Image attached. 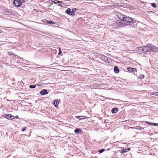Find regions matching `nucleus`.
<instances>
[{
	"mask_svg": "<svg viewBox=\"0 0 158 158\" xmlns=\"http://www.w3.org/2000/svg\"><path fill=\"white\" fill-rule=\"evenodd\" d=\"M66 13L68 15H71V10L70 8H68L67 9V10L66 11Z\"/></svg>",
	"mask_w": 158,
	"mask_h": 158,
	"instance_id": "10",
	"label": "nucleus"
},
{
	"mask_svg": "<svg viewBox=\"0 0 158 158\" xmlns=\"http://www.w3.org/2000/svg\"><path fill=\"white\" fill-rule=\"evenodd\" d=\"M127 152V149H124L122 151V153L126 152Z\"/></svg>",
	"mask_w": 158,
	"mask_h": 158,
	"instance_id": "22",
	"label": "nucleus"
},
{
	"mask_svg": "<svg viewBox=\"0 0 158 158\" xmlns=\"http://www.w3.org/2000/svg\"><path fill=\"white\" fill-rule=\"evenodd\" d=\"M6 118L8 119L11 120L14 118V116L10 114H7L5 115Z\"/></svg>",
	"mask_w": 158,
	"mask_h": 158,
	"instance_id": "6",
	"label": "nucleus"
},
{
	"mask_svg": "<svg viewBox=\"0 0 158 158\" xmlns=\"http://www.w3.org/2000/svg\"><path fill=\"white\" fill-rule=\"evenodd\" d=\"M40 93L41 95H43L48 94L47 89H43L40 92Z\"/></svg>",
	"mask_w": 158,
	"mask_h": 158,
	"instance_id": "7",
	"label": "nucleus"
},
{
	"mask_svg": "<svg viewBox=\"0 0 158 158\" xmlns=\"http://www.w3.org/2000/svg\"><path fill=\"white\" fill-rule=\"evenodd\" d=\"M154 126H158V124H157V123H155L154 124Z\"/></svg>",
	"mask_w": 158,
	"mask_h": 158,
	"instance_id": "33",
	"label": "nucleus"
},
{
	"mask_svg": "<svg viewBox=\"0 0 158 158\" xmlns=\"http://www.w3.org/2000/svg\"><path fill=\"white\" fill-rule=\"evenodd\" d=\"M108 63L109 64L107 65L108 67L109 68L113 69L114 66V65H113V63L112 62L111 63L110 62V63Z\"/></svg>",
	"mask_w": 158,
	"mask_h": 158,
	"instance_id": "8",
	"label": "nucleus"
},
{
	"mask_svg": "<svg viewBox=\"0 0 158 158\" xmlns=\"http://www.w3.org/2000/svg\"><path fill=\"white\" fill-rule=\"evenodd\" d=\"M83 69H85V68H82Z\"/></svg>",
	"mask_w": 158,
	"mask_h": 158,
	"instance_id": "36",
	"label": "nucleus"
},
{
	"mask_svg": "<svg viewBox=\"0 0 158 158\" xmlns=\"http://www.w3.org/2000/svg\"><path fill=\"white\" fill-rule=\"evenodd\" d=\"M81 117H85V118H86V117H85V116H76V117L77 118H79V120H81V119H85V118H80Z\"/></svg>",
	"mask_w": 158,
	"mask_h": 158,
	"instance_id": "16",
	"label": "nucleus"
},
{
	"mask_svg": "<svg viewBox=\"0 0 158 158\" xmlns=\"http://www.w3.org/2000/svg\"><path fill=\"white\" fill-rule=\"evenodd\" d=\"M59 103V102L58 101L55 100L53 103V104L56 107H57L58 106Z\"/></svg>",
	"mask_w": 158,
	"mask_h": 158,
	"instance_id": "14",
	"label": "nucleus"
},
{
	"mask_svg": "<svg viewBox=\"0 0 158 158\" xmlns=\"http://www.w3.org/2000/svg\"><path fill=\"white\" fill-rule=\"evenodd\" d=\"M127 69H136L133 68L128 67Z\"/></svg>",
	"mask_w": 158,
	"mask_h": 158,
	"instance_id": "30",
	"label": "nucleus"
},
{
	"mask_svg": "<svg viewBox=\"0 0 158 158\" xmlns=\"http://www.w3.org/2000/svg\"><path fill=\"white\" fill-rule=\"evenodd\" d=\"M35 87H36V85H30L29 86V88L30 89L34 88Z\"/></svg>",
	"mask_w": 158,
	"mask_h": 158,
	"instance_id": "19",
	"label": "nucleus"
},
{
	"mask_svg": "<svg viewBox=\"0 0 158 158\" xmlns=\"http://www.w3.org/2000/svg\"><path fill=\"white\" fill-rule=\"evenodd\" d=\"M151 6H153L154 8H156V4L154 3H151Z\"/></svg>",
	"mask_w": 158,
	"mask_h": 158,
	"instance_id": "20",
	"label": "nucleus"
},
{
	"mask_svg": "<svg viewBox=\"0 0 158 158\" xmlns=\"http://www.w3.org/2000/svg\"><path fill=\"white\" fill-rule=\"evenodd\" d=\"M138 49L140 51H142L143 52H149L151 51L154 52H158V47L152 44H148L146 46L139 47Z\"/></svg>",
	"mask_w": 158,
	"mask_h": 158,
	"instance_id": "2",
	"label": "nucleus"
},
{
	"mask_svg": "<svg viewBox=\"0 0 158 158\" xmlns=\"http://www.w3.org/2000/svg\"><path fill=\"white\" fill-rule=\"evenodd\" d=\"M81 131V130L79 128L76 129L74 130V132L77 134H80Z\"/></svg>",
	"mask_w": 158,
	"mask_h": 158,
	"instance_id": "9",
	"label": "nucleus"
},
{
	"mask_svg": "<svg viewBox=\"0 0 158 158\" xmlns=\"http://www.w3.org/2000/svg\"><path fill=\"white\" fill-rule=\"evenodd\" d=\"M53 69H55V68H53Z\"/></svg>",
	"mask_w": 158,
	"mask_h": 158,
	"instance_id": "39",
	"label": "nucleus"
},
{
	"mask_svg": "<svg viewBox=\"0 0 158 158\" xmlns=\"http://www.w3.org/2000/svg\"><path fill=\"white\" fill-rule=\"evenodd\" d=\"M26 127H24L22 130V131H26Z\"/></svg>",
	"mask_w": 158,
	"mask_h": 158,
	"instance_id": "29",
	"label": "nucleus"
},
{
	"mask_svg": "<svg viewBox=\"0 0 158 158\" xmlns=\"http://www.w3.org/2000/svg\"><path fill=\"white\" fill-rule=\"evenodd\" d=\"M119 70H114V71L115 73H118L119 72Z\"/></svg>",
	"mask_w": 158,
	"mask_h": 158,
	"instance_id": "26",
	"label": "nucleus"
},
{
	"mask_svg": "<svg viewBox=\"0 0 158 158\" xmlns=\"http://www.w3.org/2000/svg\"><path fill=\"white\" fill-rule=\"evenodd\" d=\"M46 23L47 24H55V23L54 22L52 21L51 20L47 21Z\"/></svg>",
	"mask_w": 158,
	"mask_h": 158,
	"instance_id": "15",
	"label": "nucleus"
},
{
	"mask_svg": "<svg viewBox=\"0 0 158 158\" xmlns=\"http://www.w3.org/2000/svg\"><path fill=\"white\" fill-rule=\"evenodd\" d=\"M20 0H14L13 3L14 5L16 7H19L21 6Z\"/></svg>",
	"mask_w": 158,
	"mask_h": 158,
	"instance_id": "5",
	"label": "nucleus"
},
{
	"mask_svg": "<svg viewBox=\"0 0 158 158\" xmlns=\"http://www.w3.org/2000/svg\"><path fill=\"white\" fill-rule=\"evenodd\" d=\"M144 77V76L143 75H141L139 76V78L141 79L143 78Z\"/></svg>",
	"mask_w": 158,
	"mask_h": 158,
	"instance_id": "21",
	"label": "nucleus"
},
{
	"mask_svg": "<svg viewBox=\"0 0 158 158\" xmlns=\"http://www.w3.org/2000/svg\"><path fill=\"white\" fill-rule=\"evenodd\" d=\"M37 68H38V67H36V68H35V69H37Z\"/></svg>",
	"mask_w": 158,
	"mask_h": 158,
	"instance_id": "38",
	"label": "nucleus"
},
{
	"mask_svg": "<svg viewBox=\"0 0 158 158\" xmlns=\"http://www.w3.org/2000/svg\"><path fill=\"white\" fill-rule=\"evenodd\" d=\"M117 16L122 21V22H119L118 25H120L121 27L129 26L133 27L137 26L136 22L132 18L120 13H118Z\"/></svg>",
	"mask_w": 158,
	"mask_h": 158,
	"instance_id": "1",
	"label": "nucleus"
},
{
	"mask_svg": "<svg viewBox=\"0 0 158 158\" xmlns=\"http://www.w3.org/2000/svg\"><path fill=\"white\" fill-rule=\"evenodd\" d=\"M4 13L7 15H13L14 14L15 11L10 9H4Z\"/></svg>",
	"mask_w": 158,
	"mask_h": 158,
	"instance_id": "4",
	"label": "nucleus"
},
{
	"mask_svg": "<svg viewBox=\"0 0 158 158\" xmlns=\"http://www.w3.org/2000/svg\"><path fill=\"white\" fill-rule=\"evenodd\" d=\"M8 54L10 55V56H11L12 55H14V56H17V55H15V54L12 53V52H8Z\"/></svg>",
	"mask_w": 158,
	"mask_h": 158,
	"instance_id": "18",
	"label": "nucleus"
},
{
	"mask_svg": "<svg viewBox=\"0 0 158 158\" xmlns=\"http://www.w3.org/2000/svg\"><path fill=\"white\" fill-rule=\"evenodd\" d=\"M98 58L100 59L102 62L105 63H110V61H111L110 59L105 56L103 55H99L98 56Z\"/></svg>",
	"mask_w": 158,
	"mask_h": 158,
	"instance_id": "3",
	"label": "nucleus"
},
{
	"mask_svg": "<svg viewBox=\"0 0 158 158\" xmlns=\"http://www.w3.org/2000/svg\"><path fill=\"white\" fill-rule=\"evenodd\" d=\"M51 1L54 4H56L57 3H60L62 2V1H60L56 0H52Z\"/></svg>",
	"mask_w": 158,
	"mask_h": 158,
	"instance_id": "13",
	"label": "nucleus"
},
{
	"mask_svg": "<svg viewBox=\"0 0 158 158\" xmlns=\"http://www.w3.org/2000/svg\"><path fill=\"white\" fill-rule=\"evenodd\" d=\"M1 30L0 29V33H1Z\"/></svg>",
	"mask_w": 158,
	"mask_h": 158,
	"instance_id": "37",
	"label": "nucleus"
},
{
	"mask_svg": "<svg viewBox=\"0 0 158 158\" xmlns=\"http://www.w3.org/2000/svg\"><path fill=\"white\" fill-rule=\"evenodd\" d=\"M114 69H119V68H118V67L116 66H114Z\"/></svg>",
	"mask_w": 158,
	"mask_h": 158,
	"instance_id": "27",
	"label": "nucleus"
},
{
	"mask_svg": "<svg viewBox=\"0 0 158 158\" xmlns=\"http://www.w3.org/2000/svg\"><path fill=\"white\" fill-rule=\"evenodd\" d=\"M152 94L153 95H156L157 96H158V92H153L152 93Z\"/></svg>",
	"mask_w": 158,
	"mask_h": 158,
	"instance_id": "17",
	"label": "nucleus"
},
{
	"mask_svg": "<svg viewBox=\"0 0 158 158\" xmlns=\"http://www.w3.org/2000/svg\"><path fill=\"white\" fill-rule=\"evenodd\" d=\"M15 118H18V116L17 115L16 117H15Z\"/></svg>",
	"mask_w": 158,
	"mask_h": 158,
	"instance_id": "35",
	"label": "nucleus"
},
{
	"mask_svg": "<svg viewBox=\"0 0 158 158\" xmlns=\"http://www.w3.org/2000/svg\"><path fill=\"white\" fill-rule=\"evenodd\" d=\"M62 53V51L60 48H59V51L58 52V55H60Z\"/></svg>",
	"mask_w": 158,
	"mask_h": 158,
	"instance_id": "25",
	"label": "nucleus"
},
{
	"mask_svg": "<svg viewBox=\"0 0 158 158\" xmlns=\"http://www.w3.org/2000/svg\"><path fill=\"white\" fill-rule=\"evenodd\" d=\"M58 5L59 6H62V5L60 3H58Z\"/></svg>",
	"mask_w": 158,
	"mask_h": 158,
	"instance_id": "32",
	"label": "nucleus"
},
{
	"mask_svg": "<svg viewBox=\"0 0 158 158\" xmlns=\"http://www.w3.org/2000/svg\"><path fill=\"white\" fill-rule=\"evenodd\" d=\"M20 2H21L20 3L21 5L24 2V0H20Z\"/></svg>",
	"mask_w": 158,
	"mask_h": 158,
	"instance_id": "28",
	"label": "nucleus"
},
{
	"mask_svg": "<svg viewBox=\"0 0 158 158\" xmlns=\"http://www.w3.org/2000/svg\"><path fill=\"white\" fill-rule=\"evenodd\" d=\"M111 112L112 113H116L118 111L117 109L114 108L111 110Z\"/></svg>",
	"mask_w": 158,
	"mask_h": 158,
	"instance_id": "12",
	"label": "nucleus"
},
{
	"mask_svg": "<svg viewBox=\"0 0 158 158\" xmlns=\"http://www.w3.org/2000/svg\"><path fill=\"white\" fill-rule=\"evenodd\" d=\"M77 8H73L72 9V11H71V15H74L75 12L77 10Z\"/></svg>",
	"mask_w": 158,
	"mask_h": 158,
	"instance_id": "11",
	"label": "nucleus"
},
{
	"mask_svg": "<svg viewBox=\"0 0 158 158\" xmlns=\"http://www.w3.org/2000/svg\"><path fill=\"white\" fill-rule=\"evenodd\" d=\"M105 149H102L99 150L98 152L100 153H102L105 151Z\"/></svg>",
	"mask_w": 158,
	"mask_h": 158,
	"instance_id": "23",
	"label": "nucleus"
},
{
	"mask_svg": "<svg viewBox=\"0 0 158 158\" xmlns=\"http://www.w3.org/2000/svg\"><path fill=\"white\" fill-rule=\"evenodd\" d=\"M127 151L130 150V148H127Z\"/></svg>",
	"mask_w": 158,
	"mask_h": 158,
	"instance_id": "34",
	"label": "nucleus"
},
{
	"mask_svg": "<svg viewBox=\"0 0 158 158\" xmlns=\"http://www.w3.org/2000/svg\"><path fill=\"white\" fill-rule=\"evenodd\" d=\"M127 70L128 71H129L130 72H133L134 70H130L128 69Z\"/></svg>",
	"mask_w": 158,
	"mask_h": 158,
	"instance_id": "31",
	"label": "nucleus"
},
{
	"mask_svg": "<svg viewBox=\"0 0 158 158\" xmlns=\"http://www.w3.org/2000/svg\"><path fill=\"white\" fill-rule=\"evenodd\" d=\"M146 123H148V124H150L151 125H154V124H155V123H150V122H146Z\"/></svg>",
	"mask_w": 158,
	"mask_h": 158,
	"instance_id": "24",
	"label": "nucleus"
}]
</instances>
